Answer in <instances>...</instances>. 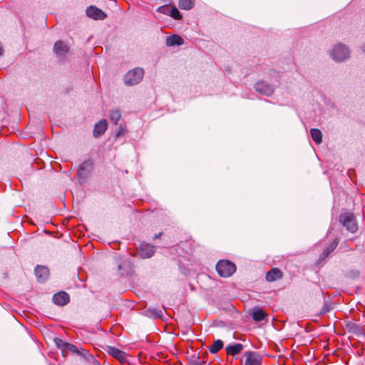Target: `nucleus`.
Listing matches in <instances>:
<instances>
[{"mask_svg":"<svg viewBox=\"0 0 365 365\" xmlns=\"http://www.w3.org/2000/svg\"><path fill=\"white\" fill-rule=\"evenodd\" d=\"M107 351H108V353L110 356L115 357V359H117L121 363H123V362L126 361V354H125V353L124 351L117 349L116 347L108 346Z\"/></svg>","mask_w":365,"mask_h":365,"instance_id":"nucleus-13","label":"nucleus"},{"mask_svg":"<svg viewBox=\"0 0 365 365\" xmlns=\"http://www.w3.org/2000/svg\"><path fill=\"white\" fill-rule=\"evenodd\" d=\"M143 76L144 70L143 68H135L126 73L124 76V83L126 86H135L143 80Z\"/></svg>","mask_w":365,"mask_h":365,"instance_id":"nucleus-1","label":"nucleus"},{"mask_svg":"<svg viewBox=\"0 0 365 365\" xmlns=\"http://www.w3.org/2000/svg\"><path fill=\"white\" fill-rule=\"evenodd\" d=\"M243 349V345L240 343H235L232 345H228L226 347V351L228 355L235 356Z\"/></svg>","mask_w":365,"mask_h":365,"instance_id":"nucleus-20","label":"nucleus"},{"mask_svg":"<svg viewBox=\"0 0 365 365\" xmlns=\"http://www.w3.org/2000/svg\"><path fill=\"white\" fill-rule=\"evenodd\" d=\"M310 134L312 138V140L317 144H320L322 142V133L319 129L312 128L310 130Z\"/></svg>","mask_w":365,"mask_h":365,"instance_id":"nucleus-22","label":"nucleus"},{"mask_svg":"<svg viewBox=\"0 0 365 365\" xmlns=\"http://www.w3.org/2000/svg\"><path fill=\"white\" fill-rule=\"evenodd\" d=\"M118 271L120 276L128 274L131 269L130 262L128 259H125L121 262H117Z\"/></svg>","mask_w":365,"mask_h":365,"instance_id":"nucleus-15","label":"nucleus"},{"mask_svg":"<svg viewBox=\"0 0 365 365\" xmlns=\"http://www.w3.org/2000/svg\"><path fill=\"white\" fill-rule=\"evenodd\" d=\"M223 341L220 339L214 341L212 344L210 346L209 351L212 354L217 353L223 347Z\"/></svg>","mask_w":365,"mask_h":365,"instance_id":"nucleus-24","label":"nucleus"},{"mask_svg":"<svg viewBox=\"0 0 365 365\" xmlns=\"http://www.w3.org/2000/svg\"><path fill=\"white\" fill-rule=\"evenodd\" d=\"M170 15L171 17L176 20H180L182 19V15L180 13L179 10L176 7H173L170 11Z\"/></svg>","mask_w":365,"mask_h":365,"instance_id":"nucleus-30","label":"nucleus"},{"mask_svg":"<svg viewBox=\"0 0 365 365\" xmlns=\"http://www.w3.org/2000/svg\"><path fill=\"white\" fill-rule=\"evenodd\" d=\"M53 341L56 346L58 349H60L61 350V352L63 353L68 342L58 337L54 338Z\"/></svg>","mask_w":365,"mask_h":365,"instance_id":"nucleus-27","label":"nucleus"},{"mask_svg":"<svg viewBox=\"0 0 365 365\" xmlns=\"http://www.w3.org/2000/svg\"><path fill=\"white\" fill-rule=\"evenodd\" d=\"M35 274L38 282H43L48 278L49 269L45 266L37 265L35 268Z\"/></svg>","mask_w":365,"mask_h":365,"instance_id":"nucleus-12","label":"nucleus"},{"mask_svg":"<svg viewBox=\"0 0 365 365\" xmlns=\"http://www.w3.org/2000/svg\"><path fill=\"white\" fill-rule=\"evenodd\" d=\"M155 252V247L145 242L140 243L138 248V255L143 259L151 257L154 255Z\"/></svg>","mask_w":365,"mask_h":365,"instance_id":"nucleus-8","label":"nucleus"},{"mask_svg":"<svg viewBox=\"0 0 365 365\" xmlns=\"http://www.w3.org/2000/svg\"><path fill=\"white\" fill-rule=\"evenodd\" d=\"M362 50L365 53V44L362 46Z\"/></svg>","mask_w":365,"mask_h":365,"instance_id":"nucleus-34","label":"nucleus"},{"mask_svg":"<svg viewBox=\"0 0 365 365\" xmlns=\"http://www.w3.org/2000/svg\"><path fill=\"white\" fill-rule=\"evenodd\" d=\"M163 309H158V308H154V307H150L148 308L145 312V315L152 317L154 319L156 318H161L163 315Z\"/></svg>","mask_w":365,"mask_h":365,"instance_id":"nucleus-19","label":"nucleus"},{"mask_svg":"<svg viewBox=\"0 0 365 365\" xmlns=\"http://www.w3.org/2000/svg\"><path fill=\"white\" fill-rule=\"evenodd\" d=\"M162 235V232H159L158 234H156L154 237V239H157L158 237H160Z\"/></svg>","mask_w":365,"mask_h":365,"instance_id":"nucleus-32","label":"nucleus"},{"mask_svg":"<svg viewBox=\"0 0 365 365\" xmlns=\"http://www.w3.org/2000/svg\"><path fill=\"white\" fill-rule=\"evenodd\" d=\"M54 304L58 306H64L70 301V297L66 292H59L53 296L52 299Z\"/></svg>","mask_w":365,"mask_h":365,"instance_id":"nucleus-11","label":"nucleus"},{"mask_svg":"<svg viewBox=\"0 0 365 365\" xmlns=\"http://www.w3.org/2000/svg\"><path fill=\"white\" fill-rule=\"evenodd\" d=\"M339 221L350 232L354 233L357 231V224L355 217L352 213L345 212L341 214L339 216Z\"/></svg>","mask_w":365,"mask_h":365,"instance_id":"nucleus-3","label":"nucleus"},{"mask_svg":"<svg viewBox=\"0 0 365 365\" xmlns=\"http://www.w3.org/2000/svg\"><path fill=\"white\" fill-rule=\"evenodd\" d=\"M332 309H333V307L331 306V303L328 302L327 301H325L323 307L322 308L321 311L318 314V316L320 317L326 313H328Z\"/></svg>","mask_w":365,"mask_h":365,"instance_id":"nucleus-28","label":"nucleus"},{"mask_svg":"<svg viewBox=\"0 0 365 365\" xmlns=\"http://www.w3.org/2000/svg\"><path fill=\"white\" fill-rule=\"evenodd\" d=\"M86 14L95 20H103L106 17V14L95 6H88L86 9Z\"/></svg>","mask_w":365,"mask_h":365,"instance_id":"nucleus-10","label":"nucleus"},{"mask_svg":"<svg viewBox=\"0 0 365 365\" xmlns=\"http://www.w3.org/2000/svg\"><path fill=\"white\" fill-rule=\"evenodd\" d=\"M109 118L112 123L117 125L121 118V113L119 110H110Z\"/></svg>","mask_w":365,"mask_h":365,"instance_id":"nucleus-26","label":"nucleus"},{"mask_svg":"<svg viewBox=\"0 0 365 365\" xmlns=\"http://www.w3.org/2000/svg\"><path fill=\"white\" fill-rule=\"evenodd\" d=\"M195 0H179L178 6L181 9L190 10L193 8Z\"/></svg>","mask_w":365,"mask_h":365,"instance_id":"nucleus-25","label":"nucleus"},{"mask_svg":"<svg viewBox=\"0 0 365 365\" xmlns=\"http://www.w3.org/2000/svg\"><path fill=\"white\" fill-rule=\"evenodd\" d=\"M53 52L59 61H63L69 52V47L62 41H56L53 46Z\"/></svg>","mask_w":365,"mask_h":365,"instance_id":"nucleus-7","label":"nucleus"},{"mask_svg":"<svg viewBox=\"0 0 365 365\" xmlns=\"http://www.w3.org/2000/svg\"><path fill=\"white\" fill-rule=\"evenodd\" d=\"M282 272L278 268H272L266 274V279L268 282H274L282 277Z\"/></svg>","mask_w":365,"mask_h":365,"instance_id":"nucleus-17","label":"nucleus"},{"mask_svg":"<svg viewBox=\"0 0 365 365\" xmlns=\"http://www.w3.org/2000/svg\"><path fill=\"white\" fill-rule=\"evenodd\" d=\"M206 362L203 360L197 361L195 360L191 363V365H205Z\"/></svg>","mask_w":365,"mask_h":365,"instance_id":"nucleus-31","label":"nucleus"},{"mask_svg":"<svg viewBox=\"0 0 365 365\" xmlns=\"http://www.w3.org/2000/svg\"><path fill=\"white\" fill-rule=\"evenodd\" d=\"M265 316V313L261 308L255 309L252 314V319L256 322L262 321L264 319Z\"/></svg>","mask_w":365,"mask_h":365,"instance_id":"nucleus-23","label":"nucleus"},{"mask_svg":"<svg viewBox=\"0 0 365 365\" xmlns=\"http://www.w3.org/2000/svg\"><path fill=\"white\" fill-rule=\"evenodd\" d=\"M93 169V162L91 160H86L82 163L77 170V178L80 182L84 181L89 175Z\"/></svg>","mask_w":365,"mask_h":365,"instance_id":"nucleus-5","label":"nucleus"},{"mask_svg":"<svg viewBox=\"0 0 365 365\" xmlns=\"http://www.w3.org/2000/svg\"><path fill=\"white\" fill-rule=\"evenodd\" d=\"M245 357V365H260L262 358L256 351H246L244 354Z\"/></svg>","mask_w":365,"mask_h":365,"instance_id":"nucleus-9","label":"nucleus"},{"mask_svg":"<svg viewBox=\"0 0 365 365\" xmlns=\"http://www.w3.org/2000/svg\"><path fill=\"white\" fill-rule=\"evenodd\" d=\"M70 352L73 354H76L78 355H83V353L78 349V348L76 346L68 342L62 355L63 356H66Z\"/></svg>","mask_w":365,"mask_h":365,"instance_id":"nucleus-21","label":"nucleus"},{"mask_svg":"<svg viewBox=\"0 0 365 365\" xmlns=\"http://www.w3.org/2000/svg\"><path fill=\"white\" fill-rule=\"evenodd\" d=\"M126 133V125L124 123H119L118 128L115 130V136L120 137Z\"/></svg>","mask_w":365,"mask_h":365,"instance_id":"nucleus-29","label":"nucleus"},{"mask_svg":"<svg viewBox=\"0 0 365 365\" xmlns=\"http://www.w3.org/2000/svg\"><path fill=\"white\" fill-rule=\"evenodd\" d=\"M339 242L338 238H336L320 255L319 260H324L336 248Z\"/></svg>","mask_w":365,"mask_h":365,"instance_id":"nucleus-16","label":"nucleus"},{"mask_svg":"<svg viewBox=\"0 0 365 365\" xmlns=\"http://www.w3.org/2000/svg\"><path fill=\"white\" fill-rule=\"evenodd\" d=\"M254 88L257 93L266 96H272L275 90L273 85L264 81H259L257 82L255 84Z\"/></svg>","mask_w":365,"mask_h":365,"instance_id":"nucleus-6","label":"nucleus"},{"mask_svg":"<svg viewBox=\"0 0 365 365\" xmlns=\"http://www.w3.org/2000/svg\"><path fill=\"white\" fill-rule=\"evenodd\" d=\"M108 128V123L106 120H101L97 123L95 124L93 128V136L95 138H98L102 135Z\"/></svg>","mask_w":365,"mask_h":365,"instance_id":"nucleus-14","label":"nucleus"},{"mask_svg":"<svg viewBox=\"0 0 365 365\" xmlns=\"http://www.w3.org/2000/svg\"><path fill=\"white\" fill-rule=\"evenodd\" d=\"M183 43L184 40L179 35L174 34L166 38V45L168 46H181Z\"/></svg>","mask_w":365,"mask_h":365,"instance_id":"nucleus-18","label":"nucleus"},{"mask_svg":"<svg viewBox=\"0 0 365 365\" xmlns=\"http://www.w3.org/2000/svg\"><path fill=\"white\" fill-rule=\"evenodd\" d=\"M216 270L220 276L228 277L235 272L236 266L233 262L229 260L222 259L217 263Z\"/></svg>","mask_w":365,"mask_h":365,"instance_id":"nucleus-2","label":"nucleus"},{"mask_svg":"<svg viewBox=\"0 0 365 365\" xmlns=\"http://www.w3.org/2000/svg\"><path fill=\"white\" fill-rule=\"evenodd\" d=\"M331 56L335 61L341 62L349 57V50L343 44H337L333 48Z\"/></svg>","mask_w":365,"mask_h":365,"instance_id":"nucleus-4","label":"nucleus"},{"mask_svg":"<svg viewBox=\"0 0 365 365\" xmlns=\"http://www.w3.org/2000/svg\"><path fill=\"white\" fill-rule=\"evenodd\" d=\"M3 48L2 47L0 46V56H1L3 55Z\"/></svg>","mask_w":365,"mask_h":365,"instance_id":"nucleus-33","label":"nucleus"}]
</instances>
